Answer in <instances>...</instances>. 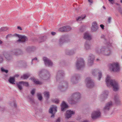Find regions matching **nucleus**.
I'll return each mask as SVG.
<instances>
[{
    "label": "nucleus",
    "instance_id": "obj_1",
    "mask_svg": "<svg viewBox=\"0 0 122 122\" xmlns=\"http://www.w3.org/2000/svg\"><path fill=\"white\" fill-rule=\"evenodd\" d=\"M106 81L107 86L109 87L110 86H111L114 91L116 92L119 90L120 88L119 84L115 80L111 79L110 77L107 76Z\"/></svg>",
    "mask_w": 122,
    "mask_h": 122
},
{
    "label": "nucleus",
    "instance_id": "obj_2",
    "mask_svg": "<svg viewBox=\"0 0 122 122\" xmlns=\"http://www.w3.org/2000/svg\"><path fill=\"white\" fill-rule=\"evenodd\" d=\"M96 52L97 53L101 54L106 56H109L111 53V51L107 47L102 46L100 49L97 47L96 48Z\"/></svg>",
    "mask_w": 122,
    "mask_h": 122
},
{
    "label": "nucleus",
    "instance_id": "obj_3",
    "mask_svg": "<svg viewBox=\"0 0 122 122\" xmlns=\"http://www.w3.org/2000/svg\"><path fill=\"white\" fill-rule=\"evenodd\" d=\"M81 94L78 92H76L73 93L72 95V99L68 100L69 102L71 104H75L80 99Z\"/></svg>",
    "mask_w": 122,
    "mask_h": 122
},
{
    "label": "nucleus",
    "instance_id": "obj_4",
    "mask_svg": "<svg viewBox=\"0 0 122 122\" xmlns=\"http://www.w3.org/2000/svg\"><path fill=\"white\" fill-rule=\"evenodd\" d=\"M39 75L42 79L45 80L48 79L50 76L49 72L45 69H43L40 71L39 72Z\"/></svg>",
    "mask_w": 122,
    "mask_h": 122
},
{
    "label": "nucleus",
    "instance_id": "obj_5",
    "mask_svg": "<svg viewBox=\"0 0 122 122\" xmlns=\"http://www.w3.org/2000/svg\"><path fill=\"white\" fill-rule=\"evenodd\" d=\"M109 66L110 69L113 72H118L120 71V66L118 62H114L109 64Z\"/></svg>",
    "mask_w": 122,
    "mask_h": 122
},
{
    "label": "nucleus",
    "instance_id": "obj_6",
    "mask_svg": "<svg viewBox=\"0 0 122 122\" xmlns=\"http://www.w3.org/2000/svg\"><path fill=\"white\" fill-rule=\"evenodd\" d=\"M70 40L68 38V36L67 35H63L61 37L59 40L58 45L59 46H61L64 43L68 42Z\"/></svg>",
    "mask_w": 122,
    "mask_h": 122
},
{
    "label": "nucleus",
    "instance_id": "obj_7",
    "mask_svg": "<svg viewBox=\"0 0 122 122\" xmlns=\"http://www.w3.org/2000/svg\"><path fill=\"white\" fill-rule=\"evenodd\" d=\"M76 65L78 70H80L83 68L85 66L84 61L83 59L81 58L78 59Z\"/></svg>",
    "mask_w": 122,
    "mask_h": 122
},
{
    "label": "nucleus",
    "instance_id": "obj_8",
    "mask_svg": "<svg viewBox=\"0 0 122 122\" xmlns=\"http://www.w3.org/2000/svg\"><path fill=\"white\" fill-rule=\"evenodd\" d=\"M68 87V84L66 81H63L61 82L58 87V89L61 91H64Z\"/></svg>",
    "mask_w": 122,
    "mask_h": 122
},
{
    "label": "nucleus",
    "instance_id": "obj_9",
    "mask_svg": "<svg viewBox=\"0 0 122 122\" xmlns=\"http://www.w3.org/2000/svg\"><path fill=\"white\" fill-rule=\"evenodd\" d=\"M13 36L18 37L19 38V39L17 41V42L20 41L23 43L25 42L28 40L27 37L25 36H22L15 33L13 35Z\"/></svg>",
    "mask_w": 122,
    "mask_h": 122
},
{
    "label": "nucleus",
    "instance_id": "obj_10",
    "mask_svg": "<svg viewBox=\"0 0 122 122\" xmlns=\"http://www.w3.org/2000/svg\"><path fill=\"white\" fill-rule=\"evenodd\" d=\"M3 55L7 61H9L12 60L13 58L11 55L12 54H10V51L9 52L7 51H4L3 53Z\"/></svg>",
    "mask_w": 122,
    "mask_h": 122
},
{
    "label": "nucleus",
    "instance_id": "obj_11",
    "mask_svg": "<svg viewBox=\"0 0 122 122\" xmlns=\"http://www.w3.org/2000/svg\"><path fill=\"white\" fill-rule=\"evenodd\" d=\"M80 78V76L79 74H75L72 76L71 81L73 84H76L78 83V81Z\"/></svg>",
    "mask_w": 122,
    "mask_h": 122
},
{
    "label": "nucleus",
    "instance_id": "obj_12",
    "mask_svg": "<svg viewBox=\"0 0 122 122\" xmlns=\"http://www.w3.org/2000/svg\"><path fill=\"white\" fill-rule=\"evenodd\" d=\"M86 82L87 86L89 88H92L94 86V83L90 77L86 78Z\"/></svg>",
    "mask_w": 122,
    "mask_h": 122
},
{
    "label": "nucleus",
    "instance_id": "obj_13",
    "mask_svg": "<svg viewBox=\"0 0 122 122\" xmlns=\"http://www.w3.org/2000/svg\"><path fill=\"white\" fill-rule=\"evenodd\" d=\"M10 51V54L12 55L16 56L22 54H23V51L19 49H14Z\"/></svg>",
    "mask_w": 122,
    "mask_h": 122
},
{
    "label": "nucleus",
    "instance_id": "obj_14",
    "mask_svg": "<svg viewBox=\"0 0 122 122\" xmlns=\"http://www.w3.org/2000/svg\"><path fill=\"white\" fill-rule=\"evenodd\" d=\"M112 102L111 101L107 103L103 108V110L104 112L106 113L108 112L111 107L112 106Z\"/></svg>",
    "mask_w": 122,
    "mask_h": 122
},
{
    "label": "nucleus",
    "instance_id": "obj_15",
    "mask_svg": "<svg viewBox=\"0 0 122 122\" xmlns=\"http://www.w3.org/2000/svg\"><path fill=\"white\" fill-rule=\"evenodd\" d=\"M65 73L64 71L62 70H60L58 71L57 72L56 79L58 81L60 79L63 78L64 76Z\"/></svg>",
    "mask_w": 122,
    "mask_h": 122
},
{
    "label": "nucleus",
    "instance_id": "obj_16",
    "mask_svg": "<svg viewBox=\"0 0 122 122\" xmlns=\"http://www.w3.org/2000/svg\"><path fill=\"white\" fill-rule=\"evenodd\" d=\"M57 107L53 105H52V107H51L49 110V112L52 114L51 116V117H54L55 113L57 111Z\"/></svg>",
    "mask_w": 122,
    "mask_h": 122
},
{
    "label": "nucleus",
    "instance_id": "obj_17",
    "mask_svg": "<svg viewBox=\"0 0 122 122\" xmlns=\"http://www.w3.org/2000/svg\"><path fill=\"white\" fill-rule=\"evenodd\" d=\"M113 99L115 104L116 105L118 106L121 105V102L120 97L118 94H117L114 96Z\"/></svg>",
    "mask_w": 122,
    "mask_h": 122
},
{
    "label": "nucleus",
    "instance_id": "obj_18",
    "mask_svg": "<svg viewBox=\"0 0 122 122\" xmlns=\"http://www.w3.org/2000/svg\"><path fill=\"white\" fill-rule=\"evenodd\" d=\"M101 112L99 111H94L91 115V117L93 119H96L100 116Z\"/></svg>",
    "mask_w": 122,
    "mask_h": 122
},
{
    "label": "nucleus",
    "instance_id": "obj_19",
    "mask_svg": "<svg viewBox=\"0 0 122 122\" xmlns=\"http://www.w3.org/2000/svg\"><path fill=\"white\" fill-rule=\"evenodd\" d=\"M43 60L44 61L45 65L48 66H52L53 63L49 59L46 57H44L43 58Z\"/></svg>",
    "mask_w": 122,
    "mask_h": 122
},
{
    "label": "nucleus",
    "instance_id": "obj_20",
    "mask_svg": "<svg viewBox=\"0 0 122 122\" xmlns=\"http://www.w3.org/2000/svg\"><path fill=\"white\" fill-rule=\"evenodd\" d=\"M95 57L92 54H90L89 56L88 60V64L89 66L92 65L93 63Z\"/></svg>",
    "mask_w": 122,
    "mask_h": 122
},
{
    "label": "nucleus",
    "instance_id": "obj_21",
    "mask_svg": "<svg viewBox=\"0 0 122 122\" xmlns=\"http://www.w3.org/2000/svg\"><path fill=\"white\" fill-rule=\"evenodd\" d=\"M98 70L97 69H94L92 70V74L94 76H96L97 73H98V79L100 80L102 76V73L101 72H98Z\"/></svg>",
    "mask_w": 122,
    "mask_h": 122
},
{
    "label": "nucleus",
    "instance_id": "obj_22",
    "mask_svg": "<svg viewBox=\"0 0 122 122\" xmlns=\"http://www.w3.org/2000/svg\"><path fill=\"white\" fill-rule=\"evenodd\" d=\"M71 29V27L69 26H66L60 28L58 30L61 32L68 31Z\"/></svg>",
    "mask_w": 122,
    "mask_h": 122
},
{
    "label": "nucleus",
    "instance_id": "obj_23",
    "mask_svg": "<svg viewBox=\"0 0 122 122\" xmlns=\"http://www.w3.org/2000/svg\"><path fill=\"white\" fill-rule=\"evenodd\" d=\"M75 113V112L71 110H68L66 111V113L65 115V118L67 119H69L72 116V114Z\"/></svg>",
    "mask_w": 122,
    "mask_h": 122
},
{
    "label": "nucleus",
    "instance_id": "obj_24",
    "mask_svg": "<svg viewBox=\"0 0 122 122\" xmlns=\"http://www.w3.org/2000/svg\"><path fill=\"white\" fill-rule=\"evenodd\" d=\"M108 92V91L105 90L103 92V93L101 96V98L102 100L104 101L107 98Z\"/></svg>",
    "mask_w": 122,
    "mask_h": 122
},
{
    "label": "nucleus",
    "instance_id": "obj_25",
    "mask_svg": "<svg viewBox=\"0 0 122 122\" xmlns=\"http://www.w3.org/2000/svg\"><path fill=\"white\" fill-rule=\"evenodd\" d=\"M98 28L97 23L95 22H94L92 24L91 28L92 31V32L96 31Z\"/></svg>",
    "mask_w": 122,
    "mask_h": 122
},
{
    "label": "nucleus",
    "instance_id": "obj_26",
    "mask_svg": "<svg viewBox=\"0 0 122 122\" xmlns=\"http://www.w3.org/2000/svg\"><path fill=\"white\" fill-rule=\"evenodd\" d=\"M68 107V105L64 101H63L61 105V110L62 111H64Z\"/></svg>",
    "mask_w": 122,
    "mask_h": 122
},
{
    "label": "nucleus",
    "instance_id": "obj_27",
    "mask_svg": "<svg viewBox=\"0 0 122 122\" xmlns=\"http://www.w3.org/2000/svg\"><path fill=\"white\" fill-rule=\"evenodd\" d=\"M46 39V36H41L38 38V41L39 43H41L45 41Z\"/></svg>",
    "mask_w": 122,
    "mask_h": 122
},
{
    "label": "nucleus",
    "instance_id": "obj_28",
    "mask_svg": "<svg viewBox=\"0 0 122 122\" xmlns=\"http://www.w3.org/2000/svg\"><path fill=\"white\" fill-rule=\"evenodd\" d=\"M36 49V47L34 46H28L26 48V50L28 52L30 53L31 52L35 51Z\"/></svg>",
    "mask_w": 122,
    "mask_h": 122
},
{
    "label": "nucleus",
    "instance_id": "obj_29",
    "mask_svg": "<svg viewBox=\"0 0 122 122\" xmlns=\"http://www.w3.org/2000/svg\"><path fill=\"white\" fill-rule=\"evenodd\" d=\"M30 76V74L29 73L23 74L21 75L20 77L21 79H28Z\"/></svg>",
    "mask_w": 122,
    "mask_h": 122
},
{
    "label": "nucleus",
    "instance_id": "obj_30",
    "mask_svg": "<svg viewBox=\"0 0 122 122\" xmlns=\"http://www.w3.org/2000/svg\"><path fill=\"white\" fill-rule=\"evenodd\" d=\"M66 54L68 55H71L74 54L75 53V51L74 50H66L65 51Z\"/></svg>",
    "mask_w": 122,
    "mask_h": 122
},
{
    "label": "nucleus",
    "instance_id": "obj_31",
    "mask_svg": "<svg viewBox=\"0 0 122 122\" xmlns=\"http://www.w3.org/2000/svg\"><path fill=\"white\" fill-rule=\"evenodd\" d=\"M8 81L10 84H15V78L13 76H10L8 80Z\"/></svg>",
    "mask_w": 122,
    "mask_h": 122
},
{
    "label": "nucleus",
    "instance_id": "obj_32",
    "mask_svg": "<svg viewBox=\"0 0 122 122\" xmlns=\"http://www.w3.org/2000/svg\"><path fill=\"white\" fill-rule=\"evenodd\" d=\"M89 41H86V42L84 45L85 48L86 50H88L90 49L91 46L89 44Z\"/></svg>",
    "mask_w": 122,
    "mask_h": 122
},
{
    "label": "nucleus",
    "instance_id": "obj_33",
    "mask_svg": "<svg viewBox=\"0 0 122 122\" xmlns=\"http://www.w3.org/2000/svg\"><path fill=\"white\" fill-rule=\"evenodd\" d=\"M84 38L86 40L90 41L92 39V38L87 33H85L84 34Z\"/></svg>",
    "mask_w": 122,
    "mask_h": 122
},
{
    "label": "nucleus",
    "instance_id": "obj_34",
    "mask_svg": "<svg viewBox=\"0 0 122 122\" xmlns=\"http://www.w3.org/2000/svg\"><path fill=\"white\" fill-rule=\"evenodd\" d=\"M44 97L46 98L47 100L50 97V93L49 92L45 91L43 93Z\"/></svg>",
    "mask_w": 122,
    "mask_h": 122
},
{
    "label": "nucleus",
    "instance_id": "obj_35",
    "mask_svg": "<svg viewBox=\"0 0 122 122\" xmlns=\"http://www.w3.org/2000/svg\"><path fill=\"white\" fill-rule=\"evenodd\" d=\"M20 83H21L23 86H25L26 87H28L29 86V84L28 82H25L23 81H20Z\"/></svg>",
    "mask_w": 122,
    "mask_h": 122
},
{
    "label": "nucleus",
    "instance_id": "obj_36",
    "mask_svg": "<svg viewBox=\"0 0 122 122\" xmlns=\"http://www.w3.org/2000/svg\"><path fill=\"white\" fill-rule=\"evenodd\" d=\"M52 102L56 104H58L59 103L60 101L57 98L53 99L51 100Z\"/></svg>",
    "mask_w": 122,
    "mask_h": 122
},
{
    "label": "nucleus",
    "instance_id": "obj_37",
    "mask_svg": "<svg viewBox=\"0 0 122 122\" xmlns=\"http://www.w3.org/2000/svg\"><path fill=\"white\" fill-rule=\"evenodd\" d=\"M86 17V16L85 15L83 17L82 16H79L77 18H76V21H80L84 19Z\"/></svg>",
    "mask_w": 122,
    "mask_h": 122
},
{
    "label": "nucleus",
    "instance_id": "obj_38",
    "mask_svg": "<svg viewBox=\"0 0 122 122\" xmlns=\"http://www.w3.org/2000/svg\"><path fill=\"white\" fill-rule=\"evenodd\" d=\"M37 96L39 100L41 101L42 100L43 97L41 94L38 93L37 94Z\"/></svg>",
    "mask_w": 122,
    "mask_h": 122
},
{
    "label": "nucleus",
    "instance_id": "obj_39",
    "mask_svg": "<svg viewBox=\"0 0 122 122\" xmlns=\"http://www.w3.org/2000/svg\"><path fill=\"white\" fill-rule=\"evenodd\" d=\"M8 29V28L6 27H2L0 29V32L2 31H6Z\"/></svg>",
    "mask_w": 122,
    "mask_h": 122
},
{
    "label": "nucleus",
    "instance_id": "obj_40",
    "mask_svg": "<svg viewBox=\"0 0 122 122\" xmlns=\"http://www.w3.org/2000/svg\"><path fill=\"white\" fill-rule=\"evenodd\" d=\"M21 83H20V81L18 83H16V85L18 88L20 90H21L22 89V87L21 86Z\"/></svg>",
    "mask_w": 122,
    "mask_h": 122
},
{
    "label": "nucleus",
    "instance_id": "obj_41",
    "mask_svg": "<svg viewBox=\"0 0 122 122\" xmlns=\"http://www.w3.org/2000/svg\"><path fill=\"white\" fill-rule=\"evenodd\" d=\"M10 105L11 106H13L15 108H16L17 107V104L14 101L10 103Z\"/></svg>",
    "mask_w": 122,
    "mask_h": 122
},
{
    "label": "nucleus",
    "instance_id": "obj_42",
    "mask_svg": "<svg viewBox=\"0 0 122 122\" xmlns=\"http://www.w3.org/2000/svg\"><path fill=\"white\" fill-rule=\"evenodd\" d=\"M28 98L29 99V101L31 103H34V101L33 99L31 97L29 96H28Z\"/></svg>",
    "mask_w": 122,
    "mask_h": 122
},
{
    "label": "nucleus",
    "instance_id": "obj_43",
    "mask_svg": "<svg viewBox=\"0 0 122 122\" xmlns=\"http://www.w3.org/2000/svg\"><path fill=\"white\" fill-rule=\"evenodd\" d=\"M1 71L2 72H5L6 73H7L8 72V71L7 70H5L3 68H1Z\"/></svg>",
    "mask_w": 122,
    "mask_h": 122
},
{
    "label": "nucleus",
    "instance_id": "obj_44",
    "mask_svg": "<svg viewBox=\"0 0 122 122\" xmlns=\"http://www.w3.org/2000/svg\"><path fill=\"white\" fill-rule=\"evenodd\" d=\"M35 84H36L41 85L42 84V82H41L40 81H36V80L34 82Z\"/></svg>",
    "mask_w": 122,
    "mask_h": 122
},
{
    "label": "nucleus",
    "instance_id": "obj_45",
    "mask_svg": "<svg viewBox=\"0 0 122 122\" xmlns=\"http://www.w3.org/2000/svg\"><path fill=\"white\" fill-rule=\"evenodd\" d=\"M3 61V56L0 54V63H2Z\"/></svg>",
    "mask_w": 122,
    "mask_h": 122
},
{
    "label": "nucleus",
    "instance_id": "obj_46",
    "mask_svg": "<svg viewBox=\"0 0 122 122\" xmlns=\"http://www.w3.org/2000/svg\"><path fill=\"white\" fill-rule=\"evenodd\" d=\"M118 11L122 15V10L120 7H119L118 9Z\"/></svg>",
    "mask_w": 122,
    "mask_h": 122
},
{
    "label": "nucleus",
    "instance_id": "obj_47",
    "mask_svg": "<svg viewBox=\"0 0 122 122\" xmlns=\"http://www.w3.org/2000/svg\"><path fill=\"white\" fill-rule=\"evenodd\" d=\"M13 36V35H12L11 34H8L6 36L5 38L6 39H7L8 37H10Z\"/></svg>",
    "mask_w": 122,
    "mask_h": 122
},
{
    "label": "nucleus",
    "instance_id": "obj_48",
    "mask_svg": "<svg viewBox=\"0 0 122 122\" xmlns=\"http://www.w3.org/2000/svg\"><path fill=\"white\" fill-rule=\"evenodd\" d=\"M35 92V89H33L30 92L31 94L32 95H33L34 94Z\"/></svg>",
    "mask_w": 122,
    "mask_h": 122
},
{
    "label": "nucleus",
    "instance_id": "obj_49",
    "mask_svg": "<svg viewBox=\"0 0 122 122\" xmlns=\"http://www.w3.org/2000/svg\"><path fill=\"white\" fill-rule=\"evenodd\" d=\"M110 3L112 4H113L114 3V0H108Z\"/></svg>",
    "mask_w": 122,
    "mask_h": 122
},
{
    "label": "nucleus",
    "instance_id": "obj_50",
    "mask_svg": "<svg viewBox=\"0 0 122 122\" xmlns=\"http://www.w3.org/2000/svg\"><path fill=\"white\" fill-rule=\"evenodd\" d=\"M101 38H102L104 39L105 41H107V40L105 37V36L104 35H102L101 36Z\"/></svg>",
    "mask_w": 122,
    "mask_h": 122
},
{
    "label": "nucleus",
    "instance_id": "obj_51",
    "mask_svg": "<svg viewBox=\"0 0 122 122\" xmlns=\"http://www.w3.org/2000/svg\"><path fill=\"white\" fill-rule=\"evenodd\" d=\"M111 17H109L108 18V21L109 23H110L111 22Z\"/></svg>",
    "mask_w": 122,
    "mask_h": 122
},
{
    "label": "nucleus",
    "instance_id": "obj_52",
    "mask_svg": "<svg viewBox=\"0 0 122 122\" xmlns=\"http://www.w3.org/2000/svg\"><path fill=\"white\" fill-rule=\"evenodd\" d=\"M27 66L26 64L25 63H23V67L24 68H26Z\"/></svg>",
    "mask_w": 122,
    "mask_h": 122
},
{
    "label": "nucleus",
    "instance_id": "obj_53",
    "mask_svg": "<svg viewBox=\"0 0 122 122\" xmlns=\"http://www.w3.org/2000/svg\"><path fill=\"white\" fill-rule=\"evenodd\" d=\"M31 79L32 81H33L34 82H35V81L36 80L35 78L34 77L31 78Z\"/></svg>",
    "mask_w": 122,
    "mask_h": 122
},
{
    "label": "nucleus",
    "instance_id": "obj_54",
    "mask_svg": "<svg viewBox=\"0 0 122 122\" xmlns=\"http://www.w3.org/2000/svg\"><path fill=\"white\" fill-rule=\"evenodd\" d=\"M60 120L59 118H58L57 119L55 122H60Z\"/></svg>",
    "mask_w": 122,
    "mask_h": 122
},
{
    "label": "nucleus",
    "instance_id": "obj_55",
    "mask_svg": "<svg viewBox=\"0 0 122 122\" xmlns=\"http://www.w3.org/2000/svg\"><path fill=\"white\" fill-rule=\"evenodd\" d=\"M100 26L102 29H104V26L103 25L101 24L100 25Z\"/></svg>",
    "mask_w": 122,
    "mask_h": 122
},
{
    "label": "nucleus",
    "instance_id": "obj_56",
    "mask_svg": "<svg viewBox=\"0 0 122 122\" xmlns=\"http://www.w3.org/2000/svg\"><path fill=\"white\" fill-rule=\"evenodd\" d=\"M34 60H37V58L36 57H35L33 59H32V61L31 62V63L32 64V61Z\"/></svg>",
    "mask_w": 122,
    "mask_h": 122
},
{
    "label": "nucleus",
    "instance_id": "obj_57",
    "mask_svg": "<svg viewBox=\"0 0 122 122\" xmlns=\"http://www.w3.org/2000/svg\"><path fill=\"white\" fill-rule=\"evenodd\" d=\"M51 33L52 35H54L56 34V33L54 32H51Z\"/></svg>",
    "mask_w": 122,
    "mask_h": 122
},
{
    "label": "nucleus",
    "instance_id": "obj_58",
    "mask_svg": "<svg viewBox=\"0 0 122 122\" xmlns=\"http://www.w3.org/2000/svg\"><path fill=\"white\" fill-rule=\"evenodd\" d=\"M19 76V75L18 74H15L13 77H14V78H15V77H18Z\"/></svg>",
    "mask_w": 122,
    "mask_h": 122
},
{
    "label": "nucleus",
    "instance_id": "obj_59",
    "mask_svg": "<svg viewBox=\"0 0 122 122\" xmlns=\"http://www.w3.org/2000/svg\"><path fill=\"white\" fill-rule=\"evenodd\" d=\"M82 28H83V27H81L80 29V30L81 32H83L84 31V30L82 29Z\"/></svg>",
    "mask_w": 122,
    "mask_h": 122
},
{
    "label": "nucleus",
    "instance_id": "obj_60",
    "mask_svg": "<svg viewBox=\"0 0 122 122\" xmlns=\"http://www.w3.org/2000/svg\"><path fill=\"white\" fill-rule=\"evenodd\" d=\"M17 28L19 29H20L21 30H22V29L21 28L20 26H18L17 27Z\"/></svg>",
    "mask_w": 122,
    "mask_h": 122
},
{
    "label": "nucleus",
    "instance_id": "obj_61",
    "mask_svg": "<svg viewBox=\"0 0 122 122\" xmlns=\"http://www.w3.org/2000/svg\"><path fill=\"white\" fill-rule=\"evenodd\" d=\"M88 1L90 3H92L93 1L92 0H88Z\"/></svg>",
    "mask_w": 122,
    "mask_h": 122
},
{
    "label": "nucleus",
    "instance_id": "obj_62",
    "mask_svg": "<svg viewBox=\"0 0 122 122\" xmlns=\"http://www.w3.org/2000/svg\"><path fill=\"white\" fill-rule=\"evenodd\" d=\"M82 122H89L88 120H85L83 121Z\"/></svg>",
    "mask_w": 122,
    "mask_h": 122
},
{
    "label": "nucleus",
    "instance_id": "obj_63",
    "mask_svg": "<svg viewBox=\"0 0 122 122\" xmlns=\"http://www.w3.org/2000/svg\"><path fill=\"white\" fill-rule=\"evenodd\" d=\"M116 5H120V4L118 3H116Z\"/></svg>",
    "mask_w": 122,
    "mask_h": 122
},
{
    "label": "nucleus",
    "instance_id": "obj_64",
    "mask_svg": "<svg viewBox=\"0 0 122 122\" xmlns=\"http://www.w3.org/2000/svg\"><path fill=\"white\" fill-rule=\"evenodd\" d=\"M3 41H2L1 40H0V44H1L3 43Z\"/></svg>",
    "mask_w": 122,
    "mask_h": 122
}]
</instances>
